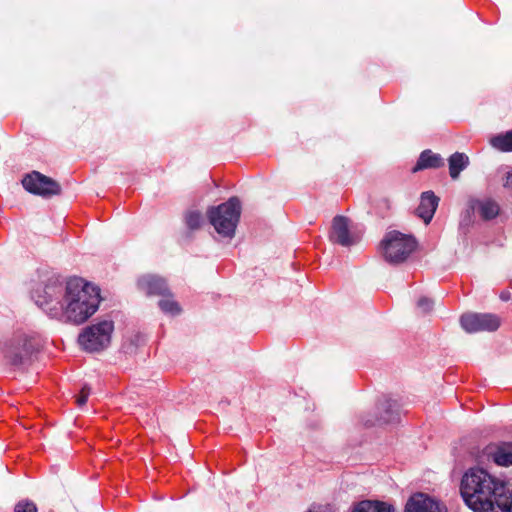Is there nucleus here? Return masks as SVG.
Wrapping results in <instances>:
<instances>
[{
    "mask_svg": "<svg viewBox=\"0 0 512 512\" xmlns=\"http://www.w3.org/2000/svg\"><path fill=\"white\" fill-rule=\"evenodd\" d=\"M113 330L114 323L112 320H102L87 326L79 334L78 342L85 350L90 352L103 350L110 344Z\"/></svg>",
    "mask_w": 512,
    "mask_h": 512,
    "instance_id": "nucleus-6",
    "label": "nucleus"
},
{
    "mask_svg": "<svg viewBox=\"0 0 512 512\" xmlns=\"http://www.w3.org/2000/svg\"><path fill=\"white\" fill-rule=\"evenodd\" d=\"M158 305L164 313L171 315H178L181 311L179 304L172 299H161Z\"/></svg>",
    "mask_w": 512,
    "mask_h": 512,
    "instance_id": "nucleus-21",
    "label": "nucleus"
},
{
    "mask_svg": "<svg viewBox=\"0 0 512 512\" xmlns=\"http://www.w3.org/2000/svg\"><path fill=\"white\" fill-rule=\"evenodd\" d=\"M307 512H326V510L323 509L322 507H318V508L309 509Z\"/></svg>",
    "mask_w": 512,
    "mask_h": 512,
    "instance_id": "nucleus-27",
    "label": "nucleus"
},
{
    "mask_svg": "<svg viewBox=\"0 0 512 512\" xmlns=\"http://www.w3.org/2000/svg\"><path fill=\"white\" fill-rule=\"evenodd\" d=\"M439 201V197L436 196L433 191H425L421 194L420 204L416 212L418 217H420L426 224L431 222Z\"/></svg>",
    "mask_w": 512,
    "mask_h": 512,
    "instance_id": "nucleus-14",
    "label": "nucleus"
},
{
    "mask_svg": "<svg viewBox=\"0 0 512 512\" xmlns=\"http://www.w3.org/2000/svg\"><path fill=\"white\" fill-rule=\"evenodd\" d=\"M37 506L33 501L28 499L19 501L15 507L14 512H37Z\"/></svg>",
    "mask_w": 512,
    "mask_h": 512,
    "instance_id": "nucleus-22",
    "label": "nucleus"
},
{
    "mask_svg": "<svg viewBox=\"0 0 512 512\" xmlns=\"http://www.w3.org/2000/svg\"><path fill=\"white\" fill-rule=\"evenodd\" d=\"M444 166V159L440 154L433 153L430 149H426L420 153L416 165L412 168V172L416 173L425 169H437Z\"/></svg>",
    "mask_w": 512,
    "mask_h": 512,
    "instance_id": "nucleus-15",
    "label": "nucleus"
},
{
    "mask_svg": "<svg viewBox=\"0 0 512 512\" xmlns=\"http://www.w3.org/2000/svg\"><path fill=\"white\" fill-rule=\"evenodd\" d=\"M352 512H395V509L382 501L364 500L359 502Z\"/></svg>",
    "mask_w": 512,
    "mask_h": 512,
    "instance_id": "nucleus-17",
    "label": "nucleus"
},
{
    "mask_svg": "<svg viewBox=\"0 0 512 512\" xmlns=\"http://www.w3.org/2000/svg\"><path fill=\"white\" fill-rule=\"evenodd\" d=\"M434 306L432 299L428 297H421L417 302V307L422 311L423 314L429 313Z\"/></svg>",
    "mask_w": 512,
    "mask_h": 512,
    "instance_id": "nucleus-24",
    "label": "nucleus"
},
{
    "mask_svg": "<svg viewBox=\"0 0 512 512\" xmlns=\"http://www.w3.org/2000/svg\"><path fill=\"white\" fill-rule=\"evenodd\" d=\"M40 350L37 337L26 333H15L2 347L4 365L12 371H25L35 361Z\"/></svg>",
    "mask_w": 512,
    "mask_h": 512,
    "instance_id": "nucleus-3",
    "label": "nucleus"
},
{
    "mask_svg": "<svg viewBox=\"0 0 512 512\" xmlns=\"http://www.w3.org/2000/svg\"><path fill=\"white\" fill-rule=\"evenodd\" d=\"M484 453L489 460H492L498 466L512 465V442H494L488 444Z\"/></svg>",
    "mask_w": 512,
    "mask_h": 512,
    "instance_id": "nucleus-12",
    "label": "nucleus"
},
{
    "mask_svg": "<svg viewBox=\"0 0 512 512\" xmlns=\"http://www.w3.org/2000/svg\"><path fill=\"white\" fill-rule=\"evenodd\" d=\"M499 211V205L492 199H486L478 202V212L484 220H492L496 218Z\"/></svg>",
    "mask_w": 512,
    "mask_h": 512,
    "instance_id": "nucleus-18",
    "label": "nucleus"
},
{
    "mask_svg": "<svg viewBox=\"0 0 512 512\" xmlns=\"http://www.w3.org/2000/svg\"><path fill=\"white\" fill-rule=\"evenodd\" d=\"M22 185L29 193L44 198H49L61 193V186L57 181L38 171H32L26 174L22 179Z\"/></svg>",
    "mask_w": 512,
    "mask_h": 512,
    "instance_id": "nucleus-7",
    "label": "nucleus"
},
{
    "mask_svg": "<svg viewBox=\"0 0 512 512\" xmlns=\"http://www.w3.org/2000/svg\"><path fill=\"white\" fill-rule=\"evenodd\" d=\"M90 393L91 388L86 384L83 385L79 394L76 396V403L79 407H82L86 404Z\"/></svg>",
    "mask_w": 512,
    "mask_h": 512,
    "instance_id": "nucleus-23",
    "label": "nucleus"
},
{
    "mask_svg": "<svg viewBox=\"0 0 512 512\" xmlns=\"http://www.w3.org/2000/svg\"><path fill=\"white\" fill-rule=\"evenodd\" d=\"M329 238L331 242L343 247H350L357 242L349 230V219L342 215L333 218Z\"/></svg>",
    "mask_w": 512,
    "mask_h": 512,
    "instance_id": "nucleus-10",
    "label": "nucleus"
},
{
    "mask_svg": "<svg viewBox=\"0 0 512 512\" xmlns=\"http://www.w3.org/2000/svg\"><path fill=\"white\" fill-rule=\"evenodd\" d=\"M203 222V215L198 210H188L184 214V223L190 231L199 230Z\"/></svg>",
    "mask_w": 512,
    "mask_h": 512,
    "instance_id": "nucleus-20",
    "label": "nucleus"
},
{
    "mask_svg": "<svg viewBox=\"0 0 512 512\" xmlns=\"http://www.w3.org/2000/svg\"><path fill=\"white\" fill-rule=\"evenodd\" d=\"M404 512H447V509L427 494L419 492L410 496Z\"/></svg>",
    "mask_w": 512,
    "mask_h": 512,
    "instance_id": "nucleus-11",
    "label": "nucleus"
},
{
    "mask_svg": "<svg viewBox=\"0 0 512 512\" xmlns=\"http://www.w3.org/2000/svg\"><path fill=\"white\" fill-rule=\"evenodd\" d=\"M399 405L397 401L386 396L381 397L375 406V416L373 418H363V425L372 427L397 422L399 420Z\"/></svg>",
    "mask_w": 512,
    "mask_h": 512,
    "instance_id": "nucleus-9",
    "label": "nucleus"
},
{
    "mask_svg": "<svg viewBox=\"0 0 512 512\" xmlns=\"http://www.w3.org/2000/svg\"><path fill=\"white\" fill-rule=\"evenodd\" d=\"M138 287L147 295H170L169 287L162 277L156 275H145L138 279Z\"/></svg>",
    "mask_w": 512,
    "mask_h": 512,
    "instance_id": "nucleus-13",
    "label": "nucleus"
},
{
    "mask_svg": "<svg viewBox=\"0 0 512 512\" xmlns=\"http://www.w3.org/2000/svg\"><path fill=\"white\" fill-rule=\"evenodd\" d=\"M504 187L512 189V172L507 174Z\"/></svg>",
    "mask_w": 512,
    "mask_h": 512,
    "instance_id": "nucleus-25",
    "label": "nucleus"
},
{
    "mask_svg": "<svg viewBox=\"0 0 512 512\" xmlns=\"http://www.w3.org/2000/svg\"><path fill=\"white\" fill-rule=\"evenodd\" d=\"M460 324L468 333L493 332L500 327V318L491 313H465L460 317Z\"/></svg>",
    "mask_w": 512,
    "mask_h": 512,
    "instance_id": "nucleus-8",
    "label": "nucleus"
},
{
    "mask_svg": "<svg viewBox=\"0 0 512 512\" xmlns=\"http://www.w3.org/2000/svg\"><path fill=\"white\" fill-rule=\"evenodd\" d=\"M385 260L390 264L404 262L416 249L417 241L413 236L402 234L399 231L386 233L380 244Z\"/></svg>",
    "mask_w": 512,
    "mask_h": 512,
    "instance_id": "nucleus-5",
    "label": "nucleus"
},
{
    "mask_svg": "<svg viewBox=\"0 0 512 512\" xmlns=\"http://www.w3.org/2000/svg\"><path fill=\"white\" fill-rule=\"evenodd\" d=\"M500 299L502 301H508L510 299V292L502 291L501 294H500Z\"/></svg>",
    "mask_w": 512,
    "mask_h": 512,
    "instance_id": "nucleus-26",
    "label": "nucleus"
},
{
    "mask_svg": "<svg viewBox=\"0 0 512 512\" xmlns=\"http://www.w3.org/2000/svg\"><path fill=\"white\" fill-rule=\"evenodd\" d=\"M491 145L503 152L512 151V130L491 138Z\"/></svg>",
    "mask_w": 512,
    "mask_h": 512,
    "instance_id": "nucleus-19",
    "label": "nucleus"
},
{
    "mask_svg": "<svg viewBox=\"0 0 512 512\" xmlns=\"http://www.w3.org/2000/svg\"><path fill=\"white\" fill-rule=\"evenodd\" d=\"M32 299L51 318L77 325L86 322L101 302L99 287L80 277L70 278L65 285L48 283L34 290Z\"/></svg>",
    "mask_w": 512,
    "mask_h": 512,
    "instance_id": "nucleus-1",
    "label": "nucleus"
},
{
    "mask_svg": "<svg viewBox=\"0 0 512 512\" xmlns=\"http://www.w3.org/2000/svg\"><path fill=\"white\" fill-rule=\"evenodd\" d=\"M460 494L474 512H512V480L500 481L482 468L465 472Z\"/></svg>",
    "mask_w": 512,
    "mask_h": 512,
    "instance_id": "nucleus-2",
    "label": "nucleus"
},
{
    "mask_svg": "<svg viewBox=\"0 0 512 512\" xmlns=\"http://www.w3.org/2000/svg\"><path fill=\"white\" fill-rule=\"evenodd\" d=\"M241 202L238 197H230L226 202L210 206L206 215L216 232L224 238H233L241 216Z\"/></svg>",
    "mask_w": 512,
    "mask_h": 512,
    "instance_id": "nucleus-4",
    "label": "nucleus"
},
{
    "mask_svg": "<svg viewBox=\"0 0 512 512\" xmlns=\"http://www.w3.org/2000/svg\"><path fill=\"white\" fill-rule=\"evenodd\" d=\"M449 174L452 179H457L464 169L469 165V158L466 154L455 152L449 159Z\"/></svg>",
    "mask_w": 512,
    "mask_h": 512,
    "instance_id": "nucleus-16",
    "label": "nucleus"
}]
</instances>
